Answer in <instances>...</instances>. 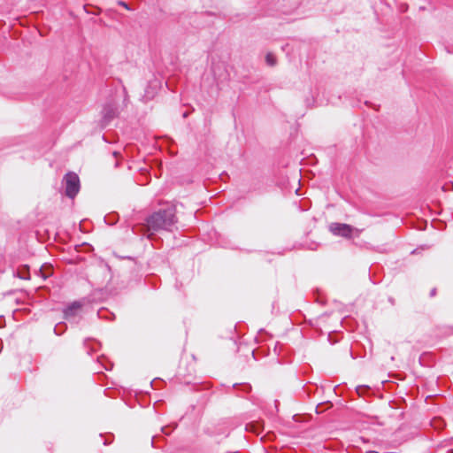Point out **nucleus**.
Wrapping results in <instances>:
<instances>
[{"label": "nucleus", "mask_w": 453, "mask_h": 453, "mask_svg": "<svg viewBox=\"0 0 453 453\" xmlns=\"http://www.w3.org/2000/svg\"><path fill=\"white\" fill-rule=\"evenodd\" d=\"M176 223L175 207L171 204H165L147 219L146 230L148 232L159 230L172 231Z\"/></svg>", "instance_id": "obj_1"}, {"label": "nucleus", "mask_w": 453, "mask_h": 453, "mask_svg": "<svg viewBox=\"0 0 453 453\" xmlns=\"http://www.w3.org/2000/svg\"><path fill=\"white\" fill-rule=\"evenodd\" d=\"M65 195L73 198L80 190V179L74 173H68L65 176Z\"/></svg>", "instance_id": "obj_2"}, {"label": "nucleus", "mask_w": 453, "mask_h": 453, "mask_svg": "<svg viewBox=\"0 0 453 453\" xmlns=\"http://www.w3.org/2000/svg\"><path fill=\"white\" fill-rule=\"evenodd\" d=\"M329 229L334 234L343 237H349L352 233V227L349 225L342 223H332Z\"/></svg>", "instance_id": "obj_3"}, {"label": "nucleus", "mask_w": 453, "mask_h": 453, "mask_svg": "<svg viewBox=\"0 0 453 453\" xmlns=\"http://www.w3.org/2000/svg\"><path fill=\"white\" fill-rule=\"evenodd\" d=\"M82 309V303L79 301L72 303L64 311L65 318H72L78 315Z\"/></svg>", "instance_id": "obj_4"}, {"label": "nucleus", "mask_w": 453, "mask_h": 453, "mask_svg": "<svg viewBox=\"0 0 453 453\" xmlns=\"http://www.w3.org/2000/svg\"><path fill=\"white\" fill-rule=\"evenodd\" d=\"M151 88H152V91H147L146 94H147V96L149 98H152L154 96V95L156 94V92L157 91V89H159L160 88V82L157 80H155L152 83H151Z\"/></svg>", "instance_id": "obj_5"}, {"label": "nucleus", "mask_w": 453, "mask_h": 453, "mask_svg": "<svg viewBox=\"0 0 453 453\" xmlns=\"http://www.w3.org/2000/svg\"><path fill=\"white\" fill-rule=\"evenodd\" d=\"M265 61L267 65L270 66H273L277 63L276 57L273 53H267L265 57Z\"/></svg>", "instance_id": "obj_6"}, {"label": "nucleus", "mask_w": 453, "mask_h": 453, "mask_svg": "<svg viewBox=\"0 0 453 453\" xmlns=\"http://www.w3.org/2000/svg\"><path fill=\"white\" fill-rule=\"evenodd\" d=\"M119 4L120 5H122V6H124L126 9H128V6H127V4L126 3H124V2H119Z\"/></svg>", "instance_id": "obj_7"}, {"label": "nucleus", "mask_w": 453, "mask_h": 453, "mask_svg": "<svg viewBox=\"0 0 453 453\" xmlns=\"http://www.w3.org/2000/svg\"><path fill=\"white\" fill-rule=\"evenodd\" d=\"M25 276H26V273H23V276H20V278L21 279H27V277H25Z\"/></svg>", "instance_id": "obj_8"}, {"label": "nucleus", "mask_w": 453, "mask_h": 453, "mask_svg": "<svg viewBox=\"0 0 453 453\" xmlns=\"http://www.w3.org/2000/svg\"><path fill=\"white\" fill-rule=\"evenodd\" d=\"M25 276H26V273H23V276H20V278L21 279H27V277H25Z\"/></svg>", "instance_id": "obj_9"}, {"label": "nucleus", "mask_w": 453, "mask_h": 453, "mask_svg": "<svg viewBox=\"0 0 453 453\" xmlns=\"http://www.w3.org/2000/svg\"><path fill=\"white\" fill-rule=\"evenodd\" d=\"M144 226H145L143 225V228H142V231H143V232H145V228H144ZM145 234V233H143V234Z\"/></svg>", "instance_id": "obj_10"}]
</instances>
